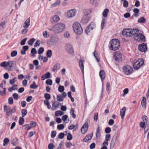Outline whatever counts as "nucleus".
<instances>
[{
  "label": "nucleus",
  "instance_id": "f257e3e1",
  "mask_svg": "<svg viewBox=\"0 0 149 149\" xmlns=\"http://www.w3.org/2000/svg\"><path fill=\"white\" fill-rule=\"evenodd\" d=\"M137 29H125L123 30L122 34L125 36L130 37L134 35L136 33L139 32Z\"/></svg>",
  "mask_w": 149,
  "mask_h": 149
},
{
  "label": "nucleus",
  "instance_id": "f03ea898",
  "mask_svg": "<svg viewBox=\"0 0 149 149\" xmlns=\"http://www.w3.org/2000/svg\"><path fill=\"white\" fill-rule=\"evenodd\" d=\"M120 47V43L118 39H113L110 41L109 47L111 50L116 51L119 49Z\"/></svg>",
  "mask_w": 149,
  "mask_h": 149
},
{
  "label": "nucleus",
  "instance_id": "7ed1b4c3",
  "mask_svg": "<svg viewBox=\"0 0 149 149\" xmlns=\"http://www.w3.org/2000/svg\"><path fill=\"white\" fill-rule=\"evenodd\" d=\"M72 27L74 32L77 34L80 35L82 33L83 29L79 22H75L73 24Z\"/></svg>",
  "mask_w": 149,
  "mask_h": 149
},
{
  "label": "nucleus",
  "instance_id": "20e7f679",
  "mask_svg": "<svg viewBox=\"0 0 149 149\" xmlns=\"http://www.w3.org/2000/svg\"><path fill=\"white\" fill-rule=\"evenodd\" d=\"M65 27V24L63 23L56 24L52 27L53 30L57 33H59L62 31Z\"/></svg>",
  "mask_w": 149,
  "mask_h": 149
},
{
  "label": "nucleus",
  "instance_id": "39448f33",
  "mask_svg": "<svg viewBox=\"0 0 149 149\" xmlns=\"http://www.w3.org/2000/svg\"><path fill=\"white\" fill-rule=\"evenodd\" d=\"M134 38L135 40L140 42H144L146 41L145 36L140 33H136L134 36Z\"/></svg>",
  "mask_w": 149,
  "mask_h": 149
},
{
  "label": "nucleus",
  "instance_id": "423d86ee",
  "mask_svg": "<svg viewBox=\"0 0 149 149\" xmlns=\"http://www.w3.org/2000/svg\"><path fill=\"white\" fill-rule=\"evenodd\" d=\"M123 69L124 74L127 75L131 74L133 70L132 68L128 65H126L123 67Z\"/></svg>",
  "mask_w": 149,
  "mask_h": 149
},
{
  "label": "nucleus",
  "instance_id": "0eeeda50",
  "mask_svg": "<svg viewBox=\"0 0 149 149\" xmlns=\"http://www.w3.org/2000/svg\"><path fill=\"white\" fill-rule=\"evenodd\" d=\"M119 132V131H117V132L113 135L112 139L110 144V149H113L114 148Z\"/></svg>",
  "mask_w": 149,
  "mask_h": 149
},
{
  "label": "nucleus",
  "instance_id": "6e6552de",
  "mask_svg": "<svg viewBox=\"0 0 149 149\" xmlns=\"http://www.w3.org/2000/svg\"><path fill=\"white\" fill-rule=\"evenodd\" d=\"M65 48L68 54H73L74 52V49L71 45L69 43L66 44Z\"/></svg>",
  "mask_w": 149,
  "mask_h": 149
},
{
  "label": "nucleus",
  "instance_id": "1a4fd4ad",
  "mask_svg": "<svg viewBox=\"0 0 149 149\" xmlns=\"http://www.w3.org/2000/svg\"><path fill=\"white\" fill-rule=\"evenodd\" d=\"M147 45L146 43H142L139 45L138 47L139 49L141 52H145L147 50Z\"/></svg>",
  "mask_w": 149,
  "mask_h": 149
},
{
  "label": "nucleus",
  "instance_id": "9d476101",
  "mask_svg": "<svg viewBox=\"0 0 149 149\" xmlns=\"http://www.w3.org/2000/svg\"><path fill=\"white\" fill-rule=\"evenodd\" d=\"M76 10L75 9H72L69 10L66 14V17L70 18L74 16L75 15Z\"/></svg>",
  "mask_w": 149,
  "mask_h": 149
},
{
  "label": "nucleus",
  "instance_id": "9b49d317",
  "mask_svg": "<svg viewBox=\"0 0 149 149\" xmlns=\"http://www.w3.org/2000/svg\"><path fill=\"white\" fill-rule=\"evenodd\" d=\"M15 62L14 61H9L7 62L8 66V67L7 68V70L9 71H11L13 68L14 67L15 64Z\"/></svg>",
  "mask_w": 149,
  "mask_h": 149
},
{
  "label": "nucleus",
  "instance_id": "f8f14e48",
  "mask_svg": "<svg viewBox=\"0 0 149 149\" xmlns=\"http://www.w3.org/2000/svg\"><path fill=\"white\" fill-rule=\"evenodd\" d=\"M4 111H6V117H8L9 116L12 115V112L11 111L10 108L9 106L8 107L6 105H5L4 106Z\"/></svg>",
  "mask_w": 149,
  "mask_h": 149
},
{
  "label": "nucleus",
  "instance_id": "ddd939ff",
  "mask_svg": "<svg viewBox=\"0 0 149 149\" xmlns=\"http://www.w3.org/2000/svg\"><path fill=\"white\" fill-rule=\"evenodd\" d=\"M114 57L115 61H121L122 55L121 54L118 52H116L114 55Z\"/></svg>",
  "mask_w": 149,
  "mask_h": 149
},
{
  "label": "nucleus",
  "instance_id": "4468645a",
  "mask_svg": "<svg viewBox=\"0 0 149 149\" xmlns=\"http://www.w3.org/2000/svg\"><path fill=\"white\" fill-rule=\"evenodd\" d=\"M88 15H85L83 17L81 21V23L83 24L87 23L90 19V18L88 16Z\"/></svg>",
  "mask_w": 149,
  "mask_h": 149
},
{
  "label": "nucleus",
  "instance_id": "2eb2a0df",
  "mask_svg": "<svg viewBox=\"0 0 149 149\" xmlns=\"http://www.w3.org/2000/svg\"><path fill=\"white\" fill-rule=\"evenodd\" d=\"M88 128V123L86 122L83 125L81 129V132L82 134L85 133L87 130Z\"/></svg>",
  "mask_w": 149,
  "mask_h": 149
},
{
  "label": "nucleus",
  "instance_id": "dca6fc26",
  "mask_svg": "<svg viewBox=\"0 0 149 149\" xmlns=\"http://www.w3.org/2000/svg\"><path fill=\"white\" fill-rule=\"evenodd\" d=\"M51 74L50 72H48L45 74H43L41 77V79L44 80L46 79L49 78H51L50 76Z\"/></svg>",
  "mask_w": 149,
  "mask_h": 149
},
{
  "label": "nucleus",
  "instance_id": "f3484780",
  "mask_svg": "<svg viewBox=\"0 0 149 149\" xmlns=\"http://www.w3.org/2000/svg\"><path fill=\"white\" fill-rule=\"evenodd\" d=\"M93 136V134H92L86 135L85 137L83 139V141L85 142H87L88 141H89L91 139Z\"/></svg>",
  "mask_w": 149,
  "mask_h": 149
},
{
  "label": "nucleus",
  "instance_id": "a211bd4d",
  "mask_svg": "<svg viewBox=\"0 0 149 149\" xmlns=\"http://www.w3.org/2000/svg\"><path fill=\"white\" fill-rule=\"evenodd\" d=\"M59 20L60 18L57 15H55L52 17L51 21L52 22H56L59 21Z\"/></svg>",
  "mask_w": 149,
  "mask_h": 149
},
{
  "label": "nucleus",
  "instance_id": "6ab92c4d",
  "mask_svg": "<svg viewBox=\"0 0 149 149\" xmlns=\"http://www.w3.org/2000/svg\"><path fill=\"white\" fill-rule=\"evenodd\" d=\"M125 111L126 108L125 107H123L122 109L120 110V114L122 119H124L125 116Z\"/></svg>",
  "mask_w": 149,
  "mask_h": 149
},
{
  "label": "nucleus",
  "instance_id": "aec40b11",
  "mask_svg": "<svg viewBox=\"0 0 149 149\" xmlns=\"http://www.w3.org/2000/svg\"><path fill=\"white\" fill-rule=\"evenodd\" d=\"M99 75L102 81H103L105 77V73L103 70H101L99 72Z\"/></svg>",
  "mask_w": 149,
  "mask_h": 149
},
{
  "label": "nucleus",
  "instance_id": "412c9836",
  "mask_svg": "<svg viewBox=\"0 0 149 149\" xmlns=\"http://www.w3.org/2000/svg\"><path fill=\"white\" fill-rule=\"evenodd\" d=\"M30 25V18H29L25 22L23 27L26 29H27L28 27Z\"/></svg>",
  "mask_w": 149,
  "mask_h": 149
},
{
  "label": "nucleus",
  "instance_id": "4be33fe9",
  "mask_svg": "<svg viewBox=\"0 0 149 149\" xmlns=\"http://www.w3.org/2000/svg\"><path fill=\"white\" fill-rule=\"evenodd\" d=\"M139 63H140V65H139V66H141L144 63V61L143 59L142 58H140L136 62L134 63V65H137Z\"/></svg>",
  "mask_w": 149,
  "mask_h": 149
},
{
  "label": "nucleus",
  "instance_id": "5701e85b",
  "mask_svg": "<svg viewBox=\"0 0 149 149\" xmlns=\"http://www.w3.org/2000/svg\"><path fill=\"white\" fill-rule=\"evenodd\" d=\"M139 63H140V65H139V66H141L144 63V61L143 59L142 58H140L136 62L134 63V65H137Z\"/></svg>",
  "mask_w": 149,
  "mask_h": 149
},
{
  "label": "nucleus",
  "instance_id": "b1692460",
  "mask_svg": "<svg viewBox=\"0 0 149 149\" xmlns=\"http://www.w3.org/2000/svg\"><path fill=\"white\" fill-rule=\"evenodd\" d=\"M141 105L142 107L146 108V98L145 97H143L142 100L141 101Z\"/></svg>",
  "mask_w": 149,
  "mask_h": 149
},
{
  "label": "nucleus",
  "instance_id": "393cba45",
  "mask_svg": "<svg viewBox=\"0 0 149 149\" xmlns=\"http://www.w3.org/2000/svg\"><path fill=\"white\" fill-rule=\"evenodd\" d=\"M60 64L58 63H56L54 66L53 69V71L55 72L57 70H59L60 69Z\"/></svg>",
  "mask_w": 149,
  "mask_h": 149
},
{
  "label": "nucleus",
  "instance_id": "a878e982",
  "mask_svg": "<svg viewBox=\"0 0 149 149\" xmlns=\"http://www.w3.org/2000/svg\"><path fill=\"white\" fill-rule=\"evenodd\" d=\"M79 67L82 73H84V65L83 63V60H80L79 63Z\"/></svg>",
  "mask_w": 149,
  "mask_h": 149
},
{
  "label": "nucleus",
  "instance_id": "bb28decb",
  "mask_svg": "<svg viewBox=\"0 0 149 149\" xmlns=\"http://www.w3.org/2000/svg\"><path fill=\"white\" fill-rule=\"evenodd\" d=\"M142 118L147 125H148V118L146 115L143 116L142 117Z\"/></svg>",
  "mask_w": 149,
  "mask_h": 149
},
{
  "label": "nucleus",
  "instance_id": "cd10ccee",
  "mask_svg": "<svg viewBox=\"0 0 149 149\" xmlns=\"http://www.w3.org/2000/svg\"><path fill=\"white\" fill-rule=\"evenodd\" d=\"M9 142V140L8 138H5L3 140V145L5 146L8 145Z\"/></svg>",
  "mask_w": 149,
  "mask_h": 149
},
{
  "label": "nucleus",
  "instance_id": "c85d7f7f",
  "mask_svg": "<svg viewBox=\"0 0 149 149\" xmlns=\"http://www.w3.org/2000/svg\"><path fill=\"white\" fill-rule=\"evenodd\" d=\"M64 114V112L61 111H57L55 112V115L56 116H61Z\"/></svg>",
  "mask_w": 149,
  "mask_h": 149
},
{
  "label": "nucleus",
  "instance_id": "c756f323",
  "mask_svg": "<svg viewBox=\"0 0 149 149\" xmlns=\"http://www.w3.org/2000/svg\"><path fill=\"white\" fill-rule=\"evenodd\" d=\"M93 29H91V27L90 28V26H88L86 28L85 30V32L87 34L89 35L91 31Z\"/></svg>",
  "mask_w": 149,
  "mask_h": 149
},
{
  "label": "nucleus",
  "instance_id": "7c9ffc66",
  "mask_svg": "<svg viewBox=\"0 0 149 149\" xmlns=\"http://www.w3.org/2000/svg\"><path fill=\"white\" fill-rule=\"evenodd\" d=\"M146 20L143 17H140L138 20V22L140 23H145L146 22Z\"/></svg>",
  "mask_w": 149,
  "mask_h": 149
},
{
  "label": "nucleus",
  "instance_id": "2f4dec72",
  "mask_svg": "<svg viewBox=\"0 0 149 149\" xmlns=\"http://www.w3.org/2000/svg\"><path fill=\"white\" fill-rule=\"evenodd\" d=\"M44 102L45 105L47 106L48 109H49L51 108V106L48 100H44Z\"/></svg>",
  "mask_w": 149,
  "mask_h": 149
},
{
  "label": "nucleus",
  "instance_id": "473e14b6",
  "mask_svg": "<svg viewBox=\"0 0 149 149\" xmlns=\"http://www.w3.org/2000/svg\"><path fill=\"white\" fill-rule=\"evenodd\" d=\"M109 12L108 9L106 8L104 11L103 13V16L104 17H106L107 16V14Z\"/></svg>",
  "mask_w": 149,
  "mask_h": 149
},
{
  "label": "nucleus",
  "instance_id": "72a5a7b5",
  "mask_svg": "<svg viewBox=\"0 0 149 149\" xmlns=\"http://www.w3.org/2000/svg\"><path fill=\"white\" fill-rule=\"evenodd\" d=\"M100 127L98 126L96 132V136L97 137H99L100 136Z\"/></svg>",
  "mask_w": 149,
  "mask_h": 149
},
{
  "label": "nucleus",
  "instance_id": "f704fd0d",
  "mask_svg": "<svg viewBox=\"0 0 149 149\" xmlns=\"http://www.w3.org/2000/svg\"><path fill=\"white\" fill-rule=\"evenodd\" d=\"M17 85H13L11 87H9L8 89V91L9 92H12L13 90H15L17 89V88H14L13 87H17Z\"/></svg>",
  "mask_w": 149,
  "mask_h": 149
},
{
  "label": "nucleus",
  "instance_id": "c9c22d12",
  "mask_svg": "<svg viewBox=\"0 0 149 149\" xmlns=\"http://www.w3.org/2000/svg\"><path fill=\"white\" fill-rule=\"evenodd\" d=\"M74 111L73 109L72 108L70 109V113L72 115V117L73 119L75 118L76 116V114L74 113Z\"/></svg>",
  "mask_w": 149,
  "mask_h": 149
},
{
  "label": "nucleus",
  "instance_id": "e433bc0d",
  "mask_svg": "<svg viewBox=\"0 0 149 149\" xmlns=\"http://www.w3.org/2000/svg\"><path fill=\"white\" fill-rule=\"evenodd\" d=\"M38 87V85H36L35 81L33 82V84H31L30 86V88L35 89L37 88Z\"/></svg>",
  "mask_w": 149,
  "mask_h": 149
},
{
  "label": "nucleus",
  "instance_id": "4c0bfd02",
  "mask_svg": "<svg viewBox=\"0 0 149 149\" xmlns=\"http://www.w3.org/2000/svg\"><path fill=\"white\" fill-rule=\"evenodd\" d=\"M41 57V60H42L44 62H46L48 60V58L46 57H43L41 55H40L38 59L40 60V58Z\"/></svg>",
  "mask_w": 149,
  "mask_h": 149
},
{
  "label": "nucleus",
  "instance_id": "58836bf2",
  "mask_svg": "<svg viewBox=\"0 0 149 149\" xmlns=\"http://www.w3.org/2000/svg\"><path fill=\"white\" fill-rule=\"evenodd\" d=\"M110 83L108 82L106 84V90L108 94L110 93Z\"/></svg>",
  "mask_w": 149,
  "mask_h": 149
},
{
  "label": "nucleus",
  "instance_id": "ea45409f",
  "mask_svg": "<svg viewBox=\"0 0 149 149\" xmlns=\"http://www.w3.org/2000/svg\"><path fill=\"white\" fill-rule=\"evenodd\" d=\"M52 52L51 50H48L46 53V55L47 57L50 58L52 55Z\"/></svg>",
  "mask_w": 149,
  "mask_h": 149
},
{
  "label": "nucleus",
  "instance_id": "a19ab883",
  "mask_svg": "<svg viewBox=\"0 0 149 149\" xmlns=\"http://www.w3.org/2000/svg\"><path fill=\"white\" fill-rule=\"evenodd\" d=\"M44 97L46 99L45 100H49L51 98L50 95L48 93H45L44 95Z\"/></svg>",
  "mask_w": 149,
  "mask_h": 149
},
{
  "label": "nucleus",
  "instance_id": "79ce46f5",
  "mask_svg": "<svg viewBox=\"0 0 149 149\" xmlns=\"http://www.w3.org/2000/svg\"><path fill=\"white\" fill-rule=\"evenodd\" d=\"M60 3V1L59 0H56L55 3L52 4V7H55L59 5Z\"/></svg>",
  "mask_w": 149,
  "mask_h": 149
},
{
  "label": "nucleus",
  "instance_id": "37998d69",
  "mask_svg": "<svg viewBox=\"0 0 149 149\" xmlns=\"http://www.w3.org/2000/svg\"><path fill=\"white\" fill-rule=\"evenodd\" d=\"M57 100L61 102L63 100V97L61 96V95H58L56 97Z\"/></svg>",
  "mask_w": 149,
  "mask_h": 149
},
{
  "label": "nucleus",
  "instance_id": "c03bdc74",
  "mask_svg": "<svg viewBox=\"0 0 149 149\" xmlns=\"http://www.w3.org/2000/svg\"><path fill=\"white\" fill-rule=\"evenodd\" d=\"M0 66L2 67H6L7 68L8 67V64H7V62L6 61H4L3 62L1 63L0 64ZM5 68L6 69V68Z\"/></svg>",
  "mask_w": 149,
  "mask_h": 149
},
{
  "label": "nucleus",
  "instance_id": "a18cd8bd",
  "mask_svg": "<svg viewBox=\"0 0 149 149\" xmlns=\"http://www.w3.org/2000/svg\"><path fill=\"white\" fill-rule=\"evenodd\" d=\"M22 117H24L26 115L27 113V110L26 109H23L22 110Z\"/></svg>",
  "mask_w": 149,
  "mask_h": 149
},
{
  "label": "nucleus",
  "instance_id": "49530a36",
  "mask_svg": "<svg viewBox=\"0 0 149 149\" xmlns=\"http://www.w3.org/2000/svg\"><path fill=\"white\" fill-rule=\"evenodd\" d=\"M94 56L96 58V60L98 62H99L100 61V59L98 57V54L97 53H96L95 52H94Z\"/></svg>",
  "mask_w": 149,
  "mask_h": 149
},
{
  "label": "nucleus",
  "instance_id": "de8ad7c7",
  "mask_svg": "<svg viewBox=\"0 0 149 149\" xmlns=\"http://www.w3.org/2000/svg\"><path fill=\"white\" fill-rule=\"evenodd\" d=\"M24 120L23 117L20 118L19 121V124L20 125H22L24 123Z\"/></svg>",
  "mask_w": 149,
  "mask_h": 149
},
{
  "label": "nucleus",
  "instance_id": "09e8293b",
  "mask_svg": "<svg viewBox=\"0 0 149 149\" xmlns=\"http://www.w3.org/2000/svg\"><path fill=\"white\" fill-rule=\"evenodd\" d=\"M35 40V39L34 38L31 39V40L29 41L28 42V44L31 46L32 45L33 43L34 42Z\"/></svg>",
  "mask_w": 149,
  "mask_h": 149
},
{
  "label": "nucleus",
  "instance_id": "8fccbe9b",
  "mask_svg": "<svg viewBox=\"0 0 149 149\" xmlns=\"http://www.w3.org/2000/svg\"><path fill=\"white\" fill-rule=\"evenodd\" d=\"M66 134H65L64 133L61 132L59 134L58 137L59 139H62L64 137L65 135H66Z\"/></svg>",
  "mask_w": 149,
  "mask_h": 149
},
{
  "label": "nucleus",
  "instance_id": "3c124183",
  "mask_svg": "<svg viewBox=\"0 0 149 149\" xmlns=\"http://www.w3.org/2000/svg\"><path fill=\"white\" fill-rule=\"evenodd\" d=\"M31 53L33 54L32 55V56H35L34 54H36L37 53V52L36 49L35 48H33L31 49Z\"/></svg>",
  "mask_w": 149,
  "mask_h": 149
},
{
  "label": "nucleus",
  "instance_id": "603ef678",
  "mask_svg": "<svg viewBox=\"0 0 149 149\" xmlns=\"http://www.w3.org/2000/svg\"><path fill=\"white\" fill-rule=\"evenodd\" d=\"M46 84L47 85L51 86L52 84V81L51 79H47L46 81Z\"/></svg>",
  "mask_w": 149,
  "mask_h": 149
},
{
  "label": "nucleus",
  "instance_id": "864d4df0",
  "mask_svg": "<svg viewBox=\"0 0 149 149\" xmlns=\"http://www.w3.org/2000/svg\"><path fill=\"white\" fill-rule=\"evenodd\" d=\"M64 127V126L63 124L58 125L57 126V129L58 130H62Z\"/></svg>",
  "mask_w": 149,
  "mask_h": 149
},
{
  "label": "nucleus",
  "instance_id": "5fc2aeb1",
  "mask_svg": "<svg viewBox=\"0 0 149 149\" xmlns=\"http://www.w3.org/2000/svg\"><path fill=\"white\" fill-rule=\"evenodd\" d=\"M64 90V87L62 86H59L58 88V91L60 92H63Z\"/></svg>",
  "mask_w": 149,
  "mask_h": 149
},
{
  "label": "nucleus",
  "instance_id": "6e6d98bb",
  "mask_svg": "<svg viewBox=\"0 0 149 149\" xmlns=\"http://www.w3.org/2000/svg\"><path fill=\"white\" fill-rule=\"evenodd\" d=\"M72 139V135L70 133H68L67 137V139L68 140H70Z\"/></svg>",
  "mask_w": 149,
  "mask_h": 149
},
{
  "label": "nucleus",
  "instance_id": "4d7b16f0",
  "mask_svg": "<svg viewBox=\"0 0 149 149\" xmlns=\"http://www.w3.org/2000/svg\"><path fill=\"white\" fill-rule=\"evenodd\" d=\"M98 113H95L93 116L94 120L95 122H97L98 119Z\"/></svg>",
  "mask_w": 149,
  "mask_h": 149
},
{
  "label": "nucleus",
  "instance_id": "13d9d810",
  "mask_svg": "<svg viewBox=\"0 0 149 149\" xmlns=\"http://www.w3.org/2000/svg\"><path fill=\"white\" fill-rule=\"evenodd\" d=\"M88 26L91 27V29H93L96 27L95 24L94 22H91Z\"/></svg>",
  "mask_w": 149,
  "mask_h": 149
},
{
  "label": "nucleus",
  "instance_id": "bf43d9fd",
  "mask_svg": "<svg viewBox=\"0 0 149 149\" xmlns=\"http://www.w3.org/2000/svg\"><path fill=\"white\" fill-rule=\"evenodd\" d=\"M105 132L106 134L109 133L111 132V128L109 127H106L105 129Z\"/></svg>",
  "mask_w": 149,
  "mask_h": 149
},
{
  "label": "nucleus",
  "instance_id": "052dcab7",
  "mask_svg": "<svg viewBox=\"0 0 149 149\" xmlns=\"http://www.w3.org/2000/svg\"><path fill=\"white\" fill-rule=\"evenodd\" d=\"M17 54V52L16 51H13L11 53V56L12 57H15Z\"/></svg>",
  "mask_w": 149,
  "mask_h": 149
},
{
  "label": "nucleus",
  "instance_id": "680f3d73",
  "mask_svg": "<svg viewBox=\"0 0 149 149\" xmlns=\"http://www.w3.org/2000/svg\"><path fill=\"white\" fill-rule=\"evenodd\" d=\"M44 51V49L42 47H40L38 50V53L39 54H42Z\"/></svg>",
  "mask_w": 149,
  "mask_h": 149
},
{
  "label": "nucleus",
  "instance_id": "e2e57ef3",
  "mask_svg": "<svg viewBox=\"0 0 149 149\" xmlns=\"http://www.w3.org/2000/svg\"><path fill=\"white\" fill-rule=\"evenodd\" d=\"M111 135L110 134H107L106 135L105 140L106 141H109L110 140Z\"/></svg>",
  "mask_w": 149,
  "mask_h": 149
},
{
  "label": "nucleus",
  "instance_id": "0e129e2a",
  "mask_svg": "<svg viewBox=\"0 0 149 149\" xmlns=\"http://www.w3.org/2000/svg\"><path fill=\"white\" fill-rule=\"evenodd\" d=\"M27 39V38H25L24 39H23L20 42V44L22 45H24L25 44L26 42Z\"/></svg>",
  "mask_w": 149,
  "mask_h": 149
},
{
  "label": "nucleus",
  "instance_id": "69168bd1",
  "mask_svg": "<svg viewBox=\"0 0 149 149\" xmlns=\"http://www.w3.org/2000/svg\"><path fill=\"white\" fill-rule=\"evenodd\" d=\"M8 103L10 104H12L13 103V100L12 97H10L8 99Z\"/></svg>",
  "mask_w": 149,
  "mask_h": 149
},
{
  "label": "nucleus",
  "instance_id": "338daca9",
  "mask_svg": "<svg viewBox=\"0 0 149 149\" xmlns=\"http://www.w3.org/2000/svg\"><path fill=\"white\" fill-rule=\"evenodd\" d=\"M56 132L55 131H52L51 133V136L52 138H54L56 136Z\"/></svg>",
  "mask_w": 149,
  "mask_h": 149
},
{
  "label": "nucleus",
  "instance_id": "774afa93",
  "mask_svg": "<svg viewBox=\"0 0 149 149\" xmlns=\"http://www.w3.org/2000/svg\"><path fill=\"white\" fill-rule=\"evenodd\" d=\"M54 147V145L52 143H50L48 145V148L49 149H53Z\"/></svg>",
  "mask_w": 149,
  "mask_h": 149
}]
</instances>
